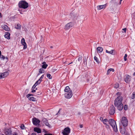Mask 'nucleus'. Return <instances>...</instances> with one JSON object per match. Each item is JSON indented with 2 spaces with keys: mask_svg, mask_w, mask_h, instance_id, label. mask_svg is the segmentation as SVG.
<instances>
[{
  "mask_svg": "<svg viewBox=\"0 0 135 135\" xmlns=\"http://www.w3.org/2000/svg\"><path fill=\"white\" fill-rule=\"evenodd\" d=\"M105 127L106 128L108 129L109 128V126L108 124H105Z\"/></svg>",
  "mask_w": 135,
  "mask_h": 135,
  "instance_id": "47",
  "label": "nucleus"
},
{
  "mask_svg": "<svg viewBox=\"0 0 135 135\" xmlns=\"http://www.w3.org/2000/svg\"><path fill=\"white\" fill-rule=\"evenodd\" d=\"M115 108L112 105L109 108V113L111 115H113L115 112Z\"/></svg>",
  "mask_w": 135,
  "mask_h": 135,
  "instance_id": "9",
  "label": "nucleus"
},
{
  "mask_svg": "<svg viewBox=\"0 0 135 135\" xmlns=\"http://www.w3.org/2000/svg\"><path fill=\"white\" fill-rule=\"evenodd\" d=\"M103 120L104 121H103V123L104 124H106V123L108 122V120L106 118H105V119H104Z\"/></svg>",
  "mask_w": 135,
  "mask_h": 135,
  "instance_id": "32",
  "label": "nucleus"
},
{
  "mask_svg": "<svg viewBox=\"0 0 135 135\" xmlns=\"http://www.w3.org/2000/svg\"><path fill=\"white\" fill-rule=\"evenodd\" d=\"M42 93L41 91L37 92L36 93V94L37 95H40Z\"/></svg>",
  "mask_w": 135,
  "mask_h": 135,
  "instance_id": "42",
  "label": "nucleus"
},
{
  "mask_svg": "<svg viewBox=\"0 0 135 135\" xmlns=\"http://www.w3.org/2000/svg\"><path fill=\"white\" fill-rule=\"evenodd\" d=\"M31 135H37L34 132Z\"/></svg>",
  "mask_w": 135,
  "mask_h": 135,
  "instance_id": "59",
  "label": "nucleus"
},
{
  "mask_svg": "<svg viewBox=\"0 0 135 135\" xmlns=\"http://www.w3.org/2000/svg\"><path fill=\"white\" fill-rule=\"evenodd\" d=\"M131 98L133 99L135 98V92H133V93Z\"/></svg>",
  "mask_w": 135,
  "mask_h": 135,
  "instance_id": "33",
  "label": "nucleus"
},
{
  "mask_svg": "<svg viewBox=\"0 0 135 135\" xmlns=\"http://www.w3.org/2000/svg\"><path fill=\"white\" fill-rule=\"evenodd\" d=\"M0 57L3 60H4L5 59V57L3 55H1L0 56Z\"/></svg>",
  "mask_w": 135,
  "mask_h": 135,
  "instance_id": "49",
  "label": "nucleus"
},
{
  "mask_svg": "<svg viewBox=\"0 0 135 135\" xmlns=\"http://www.w3.org/2000/svg\"><path fill=\"white\" fill-rule=\"evenodd\" d=\"M45 124L46 126H48L49 128H51V126L49 123L48 121Z\"/></svg>",
  "mask_w": 135,
  "mask_h": 135,
  "instance_id": "29",
  "label": "nucleus"
},
{
  "mask_svg": "<svg viewBox=\"0 0 135 135\" xmlns=\"http://www.w3.org/2000/svg\"><path fill=\"white\" fill-rule=\"evenodd\" d=\"M107 3H106L103 5H99L97 7V8L98 10H100L102 9H104L106 7Z\"/></svg>",
  "mask_w": 135,
  "mask_h": 135,
  "instance_id": "12",
  "label": "nucleus"
},
{
  "mask_svg": "<svg viewBox=\"0 0 135 135\" xmlns=\"http://www.w3.org/2000/svg\"><path fill=\"white\" fill-rule=\"evenodd\" d=\"M28 98L30 101H31L33 102L35 101H36V99L33 97H30Z\"/></svg>",
  "mask_w": 135,
  "mask_h": 135,
  "instance_id": "21",
  "label": "nucleus"
},
{
  "mask_svg": "<svg viewBox=\"0 0 135 135\" xmlns=\"http://www.w3.org/2000/svg\"><path fill=\"white\" fill-rule=\"evenodd\" d=\"M131 77L128 75H126L124 79V81L127 83H129L131 80Z\"/></svg>",
  "mask_w": 135,
  "mask_h": 135,
  "instance_id": "8",
  "label": "nucleus"
},
{
  "mask_svg": "<svg viewBox=\"0 0 135 135\" xmlns=\"http://www.w3.org/2000/svg\"><path fill=\"white\" fill-rule=\"evenodd\" d=\"M18 7L23 9L27 8L29 6L28 4L25 0L20 1L18 3Z\"/></svg>",
  "mask_w": 135,
  "mask_h": 135,
  "instance_id": "2",
  "label": "nucleus"
},
{
  "mask_svg": "<svg viewBox=\"0 0 135 135\" xmlns=\"http://www.w3.org/2000/svg\"><path fill=\"white\" fill-rule=\"evenodd\" d=\"M126 28H123L122 30L124 31L125 33H126Z\"/></svg>",
  "mask_w": 135,
  "mask_h": 135,
  "instance_id": "58",
  "label": "nucleus"
},
{
  "mask_svg": "<svg viewBox=\"0 0 135 135\" xmlns=\"http://www.w3.org/2000/svg\"><path fill=\"white\" fill-rule=\"evenodd\" d=\"M114 51V50H112L111 51H110V54L112 55H113V51Z\"/></svg>",
  "mask_w": 135,
  "mask_h": 135,
  "instance_id": "52",
  "label": "nucleus"
},
{
  "mask_svg": "<svg viewBox=\"0 0 135 135\" xmlns=\"http://www.w3.org/2000/svg\"><path fill=\"white\" fill-rule=\"evenodd\" d=\"M114 70L113 69L110 68L108 69L107 71V74L108 75L110 73V71H112L114 72Z\"/></svg>",
  "mask_w": 135,
  "mask_h": 135,
  "instance_id": "22",
  "label": "nucleus"
},
{
  "mask_svg": "<svg viewBox=\"0 0 135 135\" xmlns=\"http://www.w3.org/2000/svg\"><path fill=\"white\" fill-rule=\"evenodd\" d=\"M4 133L6 135H8V129L7 128H5L4 129Z\"/></svg>",
  "mask_w": 135,
  "mask_h": 135,
  "instance_id": "24",
  "label": "nucleus"
},
{
  "mask_svg": "<svg viewBox=\"0 0 135 135\" xmlns=\"http://www.w3.org/2000/svg\"><path fill=\"white\" fill-rule=\"evenodd\" d=\"M110 3L112 4L113 5H117V3L116 2V0H112L110 2Z\"/></svg>",
  "mask_w": 135,
  "mask_h": 135,
  "instance_id": "19",
  "label": "nucleus"
},
{
  "mask_svg": "<svg viewBox=\"0 0 135 135\" xmlns=\"http://www.w3.org/2000/svg\"><path fill=\"white\" fill-rule=\"evenodd\" d=\"M82 59V57H79L78 59V60L79 62H81Z\"/></svg>",
  "mask_w": 135,
  "mask_h": 135,
  "instance_id": "41",
  "label": "nucleus"
},
{
  "mask_svg": "<svg viewBox=\"0 0 135 135\" xmlns=\"http://www.w3.org/2000/svg\"><path fill=\"white\" fill-rule=\"evenodd\" d=\"M2 28L4 30L8 31V27L6 25H3L2 26Z\"/></svg>",
  "mask_w": 135,
  "mask_h": 135,
  "instance_id": "18",
  "label": "nucleus"
},
{
  "mask_svg": "<svg viewBox=\"0 0 135 135\" xmlns=\"http://www.w3.org/2000/svg\"><path fill=\"white\" fill-rule=\"evenodd\" d=\"M21 42L22 44L24 46L23 49H26L27 48V45L26 43L25 42V40L24 38H22Z\"/></svg>",
  "mask_w": 135,
  "mask_h": 135,
  "instance_id": "13",
  "label": "nucleus"
},
{
  "mask_svg": "<svg viewBox=\"0 0 135 135\" xmlns=\"http://www.w3.org/2000/svg\"><path fill=\"white\" fill-rule=\"evenodd\" d=\"M109 124L112 127L114 131L115 132L117 131V129L116 123L114 120L113 119H110L108 120Z\"/></svg>",
  "mask_w": 135,
  "mask_h": 135,
  "instance_id": "3",
  "label": "nucleus"
},
{
  "mask_svg": "<svg viewBox=\"0 0 135 135\" xmlns=\"http://www.w3.org/2000/svg\"><path fill=\"white\" fill-rule=\"evenodd\" d=\"M116 94L118 96H120V95H121V93L119 92H118Z\"/></svg>",
  "mask_w": 135,
  "mask_h": 135,
  "instance_id": "44",
  "label": "nucleus"
},
{
  "mask_svg": "<svg viewBox=\"0 0 135 135\" xmlns=\"http://www.w3.org/2000/svg\"><path fill=\"white\" fill-rule=\"evenodd\" d=\"M3 78L2 73H0V79Z\"/></svg>",
  "mask_w": 135,
  "mask_h": 135,
  "instance_id": "46",
  "label": "nucleus"
},
{
  "mask_svg": "<svg viewBox=\"0 0 135 135\" xmlns=\"http://www.w3.org/2000/svg\"><path fill=\"white\" fill-rule=\"evenodd\" d=\"M47 121H48V120L47 119L45 122H44L43 123L45 124Z\"/></svg>",
  "mask_w": 135,
  "mask_h": 135,
  "instance_id": "62",
  "label": "nucleus"
},
{
  "mask_svg": "<svg viewBox=\"0 0 135 135\" xmlns=\"http://www.w3.org/2000/svg\"><path fill=\"white\" fill-rule=\"evenodd\" d=\"M47 77L49 79H51L52 78V76L50 74H47Z\"/></svg>",
  "mask_w": 135,
  "mask_h": 135,
  "instance_id": "31",
  "label": "nucleus"
},
{
  "mask_svg": "<svg viewBox=\"0 0 135 135\" xmlns=\"http://www.w3.org/2000/svg\"><path fill=\"white\" fill-rule=\"evenodd\" d=\"M57 70V69L52 68L51 70V72L52 73H54Z\"/></svg>",
  "mask_w": 135,
  "mask_h": 135,
  "instance_id": "37",
  "label": "nucleus"
},
{
  "mask_svg": "<svg viewBox=\"0 0 135 135\" xmlns=\"http://www.w3.org/2000/svg\"><path fill=\"white\" fill-rule=\"evenodd\" d=\"M11 128H9V135H18V133L16 132H12Z\"/></svg>",
  "mask_w": 135,
  "mask_h": 135,
  "instance_id": "14",
  "label": "nucleus"
},
{
  "mask_svg": "<svg viewBox=\"0 0 135 135\" xmlns=\"http://www.w3.org/2000/svg\"><path fill=\"white\" fill-rule=\"evenodd\" d=\"M127 54H125L124 57V61H126L127 60Z\"/></svg>",
  "mask_w": 135,
  "mask_h": 135,
  "instance_id": "36",
  "label": "nucleus"
},
{
  "mask_svg": "<svg viewBox=\"0 0 135 135\" xmlns=\"http://www.w3.org/2000/svg\"><path fill=\"white\" fill-rule=\"evenodd\" d=\"M42 64L43 65H42V67L43 69H46L48 66V65L46 63V62L44 61L42 62Z\"/></svg>",
  "mask_w": 135,
  "mask_h": 135,
  "instance_id": "16",
  "label": "nucleus"
},
{
  "mask_svg": "<svg viewBox=\"0 0 135 135\" xmlns=\"http://www.w3.org/2000/svg\"><path fill=\"white\" fill-rule=\"evenodd\" d=\"M94 60L98 63H99L100 62V61L95 56L94 57Z\"/></svg>",
  "mask_w": 135,
  "mask_h": 135,
  "instance_id": "26",
  "label": "nucleus"
},
{
  "mask_svg": "<svg viewBox=\"0 0 135 135\" xmlns=\"http://www.w3.org/2000/svg\"><path fill=\"white\" fill-rule=\"evenodd\" d=\"M122 0H120V2L119 3V4H121V2L122 1Z\"/></svg>",
  "mask_w": 135,
  "mask_h": 135,
  "instance_id": "63",
  "label": "nucleus"
},
{
  "mask_svg": "<svg viewBox=\"0 0 135 135\" xmlns=\"http://www.w3.org/2000/svg\"><path fill=\"white\" fill-rule=\"evenodd\" d=\"M37 85V84H36L35 83L33 85V86H32V89H34L35 88L36 86Z\"/></svg>",
  "mask_w": 135,
  "mask_h": 135,
  "instance_id": "43",
  "label": "nucleus"
},
{
  "mask_svg": "<svg viewBox=\"0 0 135 135\" xmlns=\"http://www.w3.org/2000/svg\"><path fill=\"white\" fill-rule=\"evenodd\" d=\"M32 122L34 125H37L40 122V120L36 118H33Z\"/></svg>",
  "mask_w": 135,
  "mask_h": 135,
  "instance_id": "10",
  "label": "nucleus"
},
{
  "mask_svg": "<svg viewBox=\"0 0 135 135\" xmlns=\"http://www.w3.org/2000/svg\"><path fill=\"white\" fill-rule=\"evenodd\" d=\"M83 127V126L82 124L80 125V128H82Z\"/></svg>",
  "mask_w": 135,
  "mask_h": 135,
  "instance_id": "61",
  "label": "nucleus"
},
{
  "mask_svg": "<svg viewBox=\"0 0 135 135\" xmlns=\"http://www.w3.org/2000/svg\"><path fill=\"white\" fill-rule=\"evenodd\" d=\"M125 128H121L120 132L122 134H124L125 133Z\"/></svg>",
  "mask_w": 135,
  "mask_h": 135,
  "instance_id": "23",
  "label": "nucleus"
},
{
  "mask_svg": "<svg viewBox=\"0 0 135 135\" xmlns=\"http://www.w3.org/2000/svg\"><path fill=\"white\" fill-rule=\"evenodd\" d=\"M6 34L4 35V36L7 39H8V32H6L5 33Z\"/></svg>",
  "mask_w": 135,
  "mask_h": 135,
  "instance_id": "30",
  "label": "nucleus"
},
{
  "mask_svg": "<svg viewBox=\"0 0 135 135\" xmlns=\"http://www.w3.org/2000/svg\"><path fill=\"white\" fill-rule=\"evenodd\" d=\"M2 17L1 13H0V17L1 18Z\"/></svg>",
  "mask_w": 135,
  "mask_h": 135,
  "instance_id": "64",
  "label": "nucleus"
},
{
  "mask_svg": "<svg viewBox=\"0 0 135 135\" xmlns=\"http://www.w3.org/2000/svg\"><path fill=\"white\" fill-rule=\"evenodd\" d=\"M121 122L124 127H126L128 125V122L126 117H122Z\"/></svg>",
  "mask_w": 135,
  "mask_h": 135,
  "instance_id": "4",
  "label": "nucleus"
},
{
  "mask_svg": "<svg viewBox=\"0 0 135 135\" xmlns=\"http://www.w3.org/2000/svg\"><path fill=\"white\" fill-rule=\"evenodd\" d=\"M124 109L125 110H127L128 109V105H125L124 107Z\"/></svg>",
  "mask_w": 135,
  "mask_h": 135,
  "instance_id": "38",
  "label": "nucleus"
},
{
  "mask_svg": "<svg viewBox=\"0 0 135 135\" xmlns=\"http://www.w3.org/2000/svg\"><path fill=\"white\" fill-rule=\"evenodd\" d=\"M44 132H45V133H47V131H46L45 130H44Z\"/></svg>",
  "mask_w": 135,
  "mask_h": 135,
  "instance_id": "60",
  "label": "nucleus"
},
{
  "mask_svg": "<svg viewBox=\"0 0 135 135\" xmlns=\"http://www.w3.org/2000/svg\"><path fill=\"white\" fill-rule=\"evenodd\" d=\"M87 60H86V58H85V60L84 59V62L85 63V62H86V64H87V62H86Z\"/></svg>",
  "mask_w": 135,
  "mask_h": 135,
  "instance_id": "57",
  "label": "nucleus"
},
{
  "mask_svg": "<svg viewBox=\"0 0 135 135\" xmlns=\"http://www.w3.org/2000/svg\"><path fill=\"white\" fill-rule=\"evenodd\" d=\"M123 97L121 96H118L114 101V105L117 109L119 110H121L123 108V104L122 103Z\"/></svg>",
  "mask_w": 135,
  "mask_h": 135,
  "instance_id": "1",
  "label": "nucleus"
},
{
  "mask_svg": "<svg viewBox=\"0 0 135 135\" xmlns=\"http://www.w3.org/2000/svg\"><path fill=\"white\" fill-rule=\"evenodd\" d=\"M32 90L31 91V92L32 93H34V92H36V90H34V89H32Z\"/></svg>",
  "mask_w": 135,
  "mask_h": 135,
  "instance_id": "55",
  "label": "nucleus"
},
{
  "mask_svg": "<svg viewBox=\"0 0 135 135\" xmlns=\"http://www.w3.org/2000/svg\"><path fill=\"white\" fill-rule=\"evenodd\" d=\"M29 91V89H26L25 91V93L27 94L28 93V92Z\"/></svg>",
  "mask_w": 135,
  "mask_h": 135,
  "instance_id": "50",
  "label": "nucleus"
},
{
  "mask_svg": "<svg viewBox=\"0 0 135 135\" xmlns=\"http://www.w3.org/2000/svg\"><path fill=\"white\" fill-rule=\"evenodd\" d=\"M33 96V94H27L26 95V96L27 98H28L29 97H30L31 96Z\"/></svg>",
  "mask_w": 135,
  "mask_h": 135,
  "instance_id": "40",
  "label": "nucleus"
},
{
  "mask_svg": "<svg viewBox=\"0 0 135 135\" xmlns=\"http://www.w3.org/2000/svg\"><path fill=\"white\" fill-rule=\"evenodd\" d=\"M44 135H52V134L51 133H45Z\"/></svg>",
  "mask_w": 135,
  "mask_h": 135,
  "instance_id": "54",
  "label": "nucleus"
},
{
  "mask_svg": "<svg viewBox=\"0 0 135 135\" xmlns=\"http://www.w3.org/2000/svg\"><path fill=\"white\" fill-rule=\"evenodd\" d=\"M44 74H43L42 75V76L40 77V79L38 80L39 81L41 82L42 80L43 79V78L44 77Z\"/></svg>",
  "mask_w": 135,
  "mask_h": 135,
  "instance_id": "34",
  "label": "nucleus"
},
{
  "mask_svg": "<svg viewBox=\"0 0 135 135\" xmlns=\"http://www.w3.org/2000/svg\"><path fill=\"white\" fill-rule=\"evenodd\" d=\"M114 87L116 88H118L119 87V84L118 83H116L114 85Z\"/></svg>",
  "mask_w": 135,
  "mask_h": 135,
  "instance_id": "35",
  "label": "nucleus"
},
{
  "mask_svg": "<svg viewBox=\"0 0 135 135\" xmlns=\"http://www.w3.org/2000/svg\"><path fill=\"white\" fill-rule=\"evenodd\" d=\"M15 28L17 29H20L21 28V25L19 24H17L15 26Z\"/></svg>",
  "mask_w": 135,
  "mask_h": 135,
  "instance_id": "25",
  "label": "nucleus"
},
{
  "mask_svg": "<svg viewBox=\"0 0 135 135\" xmlns=\"http://www.w3.org/2000/svg\"><path fill=\"white\" fill-rule=\"evenodd\" d=\"M2 74H3V77L4 78L7 76L8 75V73L7 72H6L2 73Z\"/></svg>",
  "mask_w": 135,
  "mask_h": 135,
  "instance_id": "27",
  "label": "nucleus"
},
{
  "mask_svg": "<svg viewBox=\"0 0 135 135\" xmlns=\"http://www.w3.org/2000/svg\"><path fill=\"white\" fill-rule=\"evenodd\" d=\"M47 120L46 119L44 118H42V121L43 123Z\"/></svg>",
  "mask_w": 135,
  "mask_h": 135,
  "instance_id": "48",
  "label": "nucleus"
},
{
  "mask_svg": "<svg viewBox=\"0 0 135 135\" xmlns=\"http://www.w3.org/2000/svg\"><path fill=\"white\" fill-rule=\"evenodd\" d=\"M97 50L99 53L101 52L103 50V48L101 47H99L97 48Z\"/></svg>",
  "mask_w": 135,
  "mask_h": 135,
  "instance_id": "17",
  "label": "nucleus"
},
{
  "mask_svg": "<svg viewBox=\"0 0 135 135\" xmlns=\"http://www.w3.org/2000/svg\"><path fill=\"white\" fill-rule=\"evenodd\" d=\"M74 25V22H71L68 23L65 26L64 29L65 30H67L72 27Z\"/></svg>",
  "mask_w": 135,
  "mask_h": 135,
  "instance_id": "5",
  "label": "nucleus"
},
{
  "mask_svg": "<svg viewBox=\"0 0 135 135\" xmlns=\"http://www.w3.org/2000/svg\"><path fill=\"white\" fill-rule=\"evenodd\" d=\"M100 120L101 121L103 122L104 121V119L102 117H100Z\"/></svg>",
  "mask_w": 135,
  "mask_h": 135,
  "instance_id": "51",
  "label": "nucleus"
},
{
  "mask_svg": "<svg viewBox=\"0 0 135 135\" xmlns=\"http://www.w3.org/2000/svg\"><path fill=\"white\" fill-rule=\"evenodd\" d=\"M21 128L22 129H24L25 126L24 124H22L21 126H20Z\"/></svg>",
  "mask_w": 135,
  "mask_h": 135,
  "instance_id": "39",
  "label": "nucleus"
},
{
  "mask_svg": "<svg viewBox=\"0 0 135 135\" xmlns=\"http://www.w3.org/2000/svg\"><path fill=\"white\" fill-rule=\"evenodd\" d=\"M18 10L20 11V13L21 14H23V12L22 11V10L21 11L19 9H18Z\"/></svg>",
  "mask_w": 135,
  "mask_h": 135,
  "instance_id": "53",
  "label": "nucleus"
},
{
  "mask_svg": "<svg viewBox=\"0 0 135 135\" xmlns=\"http://www.w3.org/2000/svg\"><path fill=\"white\" fill-rule=\"evenodd\" d=\"M34 131L37 132L38 133H40L41 132V130L40 128L37 127H35L34 128Z\"/></svg>",
  "mask_w": 135,
  "mask_h": 135,
  "instance_id": "15",
  "label": "nucleus"
},
{
  "mask_svg": "<svg viewBox=\"0 0 135 135\" xmlns=\"http://www.w3.org/2000/svg\"><path fill=\"white\" fill-rule=\"evenodd\" d=\"M43 68H41L39 70V73L40 74L44 73L45 72V70L43 69Z\"/></svg>",
  "mask_w": 135,
  "mask_h": 135,
  "instance_id": "28",
  "label": "nucleus"
},
{
  "mask_svg": "<svg viewBox=\"0 0 135 135\" xmlns=\"http://www.w3.org/2000/svg\"><path fill=\"white\" fill-rule=\"evenodd\" d=\"M70 132V129L69 127L65 128L62 133L64 135H68Z\"/></svg>",
  "mask_w": 135,
  "mask_h": 135,
  "instance_id": "6",
  "label": "nucleus"
},
{
  "mask_svg": "<svg viewBox=\"0 0 135 135\" xmlns=\"http://www.w3.org/2000/svg\"><path fill=\"white\" fill-rule=\"evenodd\" d=\"M41 83V82H40V81L39 80H38L35 83L36 84H37V85H38V84H40V83Z\"/></svg>",
  "mask_w": 135,
  "mask_h": 135,
  "instance_id": "45",
  "label": "nucleus"
},
{
  "mask_svg": "<svg viewBox=\"0 0 135 135\" xmlns=\"http://www.w3.org/2000/svg\"><path fill=\"white\" fill-rule=\"evenodd\" d=\"M69 86H66L64 90L65 91L67 92H69L71 90Z\"/></svg>",
  "mask_w": 135,
  "mask_h": 135,
  "instance_id": "20",
  "label": "nucleus"
},
{
  "mask_svg": "<svg viewBox=\"0 0 135 135\" xmlns=\"http://www.w3.org/2000/svg\"><path fill=\"white\" fill-rule=\"evenodd\" d=\"M106 52L107 53H109V54H110V51H109L107 50H106Z\"/></svg>",
  "mask_w": 135,
  "mask_h": 135,
  "instance_id": "56",
  "label": "nucleus"
},
{
  "mask_svg": "<svg viewBox=\"0 0 135 135\" xmlns=\"http://www.w3.org/2000/svg\"><path fill=\"white\" fill-rule=\"evenodd\" d=\"M73 95L72 92L71 90L69 92H67L65 94V97L67 99H70L71 97Z\"/></svg>",
  "mask_w": 135,
  "mask_h": 135,
  "instance_id": "7",
  "label": "nucleus"
},
{
  "mask_svg": "<svg viewBox=\"0 0 135 135\" xmlns=\"http://www.w3.org/2000/svg\"><path fill=\"white\" fill-rule=\"evenodd\" d=\"M71 17L73 20H75L77 18V14L75 13L74 11H72L70 14Z\"/></svg>",
  "mask_w": 135,
  "mask_h": 135,
  "instance_id": "11",
  "label": "nucleus"
}]
</instances>
